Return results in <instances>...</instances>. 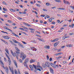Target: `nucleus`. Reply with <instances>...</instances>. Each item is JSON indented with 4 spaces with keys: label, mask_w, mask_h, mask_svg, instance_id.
<instances>
[{
    "label": "nucleus",
    "mask_w": 74,
    "mask_h": 74,
    "mask_svg": "<svg viewBox=\"0 0 74 74\" xmlns=\"http://www.w3.org/2000/svg\"><path fill=\"white\" fill-rule=\"evenodd\" d=\"M30 63H33V62H35V60L31 59L30 61Z\"/></svg>",
    "instance_id": "nucleus-21"
},
{
    "label": "nucleus",
    "mask_w": 74,
    "mask_h": 74,
    "mask_svg": "<svg viewBox=\"0 0 74 74\" xmlns=\"http://www.w3.org/2000/svg\"><path fill=\"white\" fill-rule=\"evenodd\" d=\"M8 22H9V23H12V21L10 20H8Z\"/></svg>",
    "instance_id": "nucleus-58"
},
{
    "label": "nucleus",
    "mask_w": 74,
    "mask_h": 74,
    "mask_svg": "<svg viewBox=\"0 0 74 74\" xmlns=\"http://www.w3.org/2000/svg\"><path fill=\"white\" fill-rule=\"evenodd\" d=\"M23 24H24V25H26V26H27V25H28V24L27 23H23Z\"/></svg>",
    "instance_id": "nucleus-51"
},
{
    "label": "nucleus",
    "mask_w": 74,
    "mask_h": 74,
    "mask_svg": "<svg viewBox=\"0 0 74 74\" xmlns=\"http://www.w3.org/2000/svg\"><path fill=\"white\" fill-rule=\"evenodd\" d=\"M10 10L11 12H15V10L14 9H10Z\"/></svg>",
    "instance_id": "nucleus-24"
},
{
    "label": "nucleus",
    "mask_w": 74,
    "mask_h": 74,
    "mask_svg": "<svg viewBox=\"0 0 74 74\" xmlns=\"http://www.w3.org/2000/svg\"><path fill=\"white\" fill-rule=\"evenodd\" d=\"M29 58H26L25 60V61L24 62L25 63H27L28 62H29Z\"/></svg>",
    "instance_id": "nucleus-12"
},
{
    "label": "nucleus",
    "mask_w": 74,
    "mask_h": 74,
    "mask_svg": "<svg viewBox=\"0 0 74 74\" xmlns=\"http://www.w3.org/2000/svg\"><path fill=\"white\" fill-rule=\"evenodd\" d=\"M4 28V29H6V30H8V28H7V27L6 26H4L3 27Z\"/></svg>",
    "instance_id": "nucleus-38"
},
{
    "label": "nucleus",
    "mask_w": 74,
    "mask_h": 74,
    "mask_svg": "<svg viewBox=\"0 0 74 74\" xmlns=\"http://www.w3.org/2000/svg\"><path fill=\"white\" fill-rule=\"evenodd\" d=\"M17 18H18V19H19V20H21L23 19H22V18L20 17H17Z\"/></svg>",
    "instance_id": "nucleus-34"
},
{
    "label": "nucleus",
    "mask_w": 74,
    "mask_h": 74,
    "mask_svg": "<svg viewBox=\"0 0 74 74\" xmlns=\"http://www.w3.org/2000/svg\"><path fill=\"white\" fill-rule=\"evenodd\" d=\"M37 70L40 71H41V69H40V68H38L37 69Z\"/></svg>",
    "instance_id": "nucleus-57"
},
{
    "label": "nucleus",
    "mask_w": 74,
    "mask_h": 74,
    "mask_svg": "<svg viewBox=\"0 0 74 74\" xmlns=\"http://www.w3.org/2000/svg\"><path fill=\"white\" fill-rule=\"evenodd\" d=\"M37 51V49H36L35 47H34V49L33 50V51Z\"/></svg>",
    "instance_id": "nucleus-42"
},
{
    "label": "nucleus",
    "mask_w": 74,
    "mask_h": 74,
    "mask_svg": "<svg viewBox=\"0 0 74 74\" xmlns=\"http://www.w3.org/2000/svg\"><path fill=\"white\" fill-rule=\"evenodd\" d=\"M10 42H11V43L12 44V45H13L14 43V42L12 41H10Z\"/></svg>",
    "instance_id": "nucleus-56"
},
{
    "label": "nucleus",
    "mask_w": 74,
    "mask_h": 74,
    "mask_svg": "<svg viewBox=\"0 0 74 74\" xmlns=\"http://www.w3.org/2000/svg\"><path fill=\"white\" fill-rule=\"evenodd\" d=\"M24 73L25 74H29V73H28V72L27 71H25L24 72Z\"/></svg>",
    "instance_id": "nucleus-59"
},
{
    "label": "nucleus",
    "mask_w": 74,
    "mask_h": 74,
    "mask_svg": "<svg viewBox=\"0 0 74 74\" xmlns=\"http://www.w3.org/2000/svg\"><path fill=\"white\" fill-rule=\"evenodd\" d=\"M52 19L51 18H50L49 19V22H52Z\"/></svg>",
    "instance_id": "nucleus-53"
},
{
    "label": "nucleus",
    "mask_w": 74,
    "mask_h": 74,
    "mask_svg": "<svg viewBox=\"0 0 74 74\" xmlns=\"http://www.w3.org/2000/svg\"><path fill=\"white\" fill-rule=\"evenodd\" d=\"M9 68L10 71H11L12 72V74H14V70L13 69V67H12L11 68V66H9ZM11 68H12V69H11Z\"/></svg>",
    "instance_id": "nucleus-3"
},
{
    "label": "nucleus",
    "mask_w": 74,
    "mask_h": 74,
    "mask_svg": "<svg viewBox=\"0 0 74 74\" xmlns=\"http://www.w3.org/2000/svg\"><path fill=\"white\" fill-rule=\"evenodd\" d=\"M8 30H9V31H10V32H12V31L11 30V29H9V28H8V29H7Z\"/></svg>",
    "instance_id": "nucleus-52"
},
{
    "label": "nucleus",
    "mask_w": 74,
    "mask_h": 74,
    "mask_svg": "<svg viewBox=\"0 0 74 74\" xmlns=\"http://www.w3.org/2000/svg\"><path fill=\"white\" fill-rule=\"evenodd\" d=\"M12 40L14 42V43H18V42L16 41V40L14 39H13Z\"/></svg>",
    "instance_id": "nucleus-26"
},
{
    "label": "nucleus",
    "mask_w": 74,
    "mask_h": 74,
    "mask_svg": "<svg viewBox=\"0 0 74 74\" xmlns=\"http://www.w3.org/2000/svg\"><path fill=\"white\" fill-rule=\"evenodd\" d=\"M15 48H16V50H17V51H16V52H19V51H20V50H19V49H18V48L17 47H15Z\"/></svg>",
    "instance_id": "nucleus-30"
},
{
    "label": "nucleus",
    "mask_w": 74,
    "mask_h": 74,
    "mask_svg": "<svg viewBox=\"0 0 74 74\" xmlns=\"http://www.w3.org/2000/svg\"><path fill=\"white\" fill-rule=\"evenodd\" d=\"M72 46H73L71 45H67V47H71Z\"/></svg>",
    "instance_id": "nucleus-31"
},
{
    "label": "nucleus",
    "mask_w": 74,
    "mask_h": 74,
    "mask_svg": "<svg viewBox=\"0 0 74 74\" xmlns=\"http://www.w3.org/2000/svg\"><path fill=\"white\" fill-rule=\"evenodd\" d=\"M29 29L30 30H34V29L31 28H29Z\"/></svg>",
    "instance_id": "nucleus-46"
},
{
    "label": "nucleus",
    "mask_w": 74,
    "mask_h": 74,
    "mask_svg": "<svg viewBox=\"0 0 74 74\" xmlns=\"http://www.w3.org/2000/svg\"><path fill=\"white\" fill-rule=\"evenodd\" d=\"M12 34H13L14 36H16V37H18V38H19V36L18 35H17L16 34H15L14 33H12Z\"/></svg>",
    "instance_id": "nucleus-11"
},
{
    "label": "nucleus",
    "mask_w": 74,
    "mask_h": 74,
    "mask_svg": "<svg viewBox=\"0 0 74 74\" xmlns=\"http://www.w3.org/2000/svg\"><path fill=\"white\" fill-rule=\"evenodd\" d=\"M8 60V62H9V65H11V60L10 59V60Z\"/></svg>",
    "instance_id": "nucleus-29"
},
{
    "label": "nucleus",
    "mask_w": 74,
    "mask_h": 74,
    "mask_svg": "<svg viewBox=\"0 0 74 74\" xmlns=\"http://www.w3.org/2000/svg\"><path fill=\"white\" fill-rule=\"evenodd\" d=\"M19 29H21L22 30H25L23 29L22 28H19Z\"/></svg>",
    "instance_id": "nucleus-54"
},
{
    "label": "nucleus",
    "mask_w": 74,
    "mask_h": 74,
    "mask_svg": "<svg viewBox=\"0 0 74 74\" xmlns=\"http://www.w3.org/2000/svg\"><path fill=\"white\" fill-rule=\"evenodd\" d=\"M55 1L56 2H58L59 3L61 2V1L60 0H55Z\"/></svg>",
    "instance_id": "nucleus-39"
},
{
    "label": "nucleus",
    "mask_w": 74,
    "mask_h": 74,
    "mask_svg": "<svg viewBox=\"0 0 74 74\" xmlns=\"http://www.w3.org/2000/svg\"><path fill=\"white\" fill-rule=\"evenodd\" d=\"M31 42L34 43H35V44H36V43H37V41H36V40H34L33 41H31Z\"/></svg>",
    "instance_id": "nucleus-25"
},
{
    "label": "nucleus",
    "mask_w": 74,
    "mask_h": 74,
    "mask_svg": "<svg viewBox=\"0 0 74 74\" xmlns=\"http://www.w3.org/2000/svg\"><path fill=\"white\" fill-rule=\"evenodd\" d=\"M19 62H20V63H22V60L21 59L19 60Z\"/></svg>",
    "instance_id": "nucleus-49"
},
{
    "label": "nucleus",
    "mask_w": 74,
    "mask_h": 74,
    "mask_svg": "<svg viewBox=\"0 0 74 74\" xmlns=\"http://www.w3.org/2000/svg\"><path fill=\"white\" fill-rule=\"evenodd\" d=\"M18 44V45L20 46V47H21V48H24V47H23V46L20 43H19V42H18V43H17Z\"/></svg>",
    "instance_id": "nucleus-9"
},
{
    "label": "nucleus",
    "mask_w": 74,
    "mask_h": 74,
    "mask_svg": "<svg viewBox=\"0 0 74 74\" xmlns=\"http://www.w3.org/2000/svg\"><path fill=\"white\" fill-rule=\"evenodd\" d=\"M57 9L58 10H65V9L61 8H57Z\"/></svg>",
    "instance_id": "nucleus-22"
},
{
    "label": "nucleus",
    "mask_w": 74,
    "mask_h": 74,
    "mask_svg": "<svg viewBox=\"0 0 74 74\" xmlns=\"http://www.w3.org/2000/svg\"><path fill=\"white\" fill-rule=\"evenodd\" d=\"M15 3H16V4H19L18 2L17 1H15Z\"/></svg>",
    "instance_id": "nucleus-64"
},
{
    "label": "nucleus",
    "mask_w": 74,
    "mask_h": 74,
    "mask_svg": "<svg viewBox=\"0 0 74 74\" xmlns=\"http://www.w3.org/2000/svg\"><path fill=\"white\" fill-rule=\"evenodd\" d=\"M50 70L51 73H52V74H54L53 71V69H52V68H50Z\"/></svg>",
    "instance_id": "nucleus-8"
},
{
    "label": "nucleus",
    "mask_w": 74,
    "mask_h": 74,
    "mask_svg": "<svg viewBox=\"0 0 74 74\" xmlns=\"http://www.w3.org/2000/svg\"><path fill=\"white\" fill-rule=\"evenodd\" d=\"M4 60L5 62H7V59H6V58H4Z\"/></svg>",
    "instance_id": "nucleus-37"
},
{
    "label": "nucleus",
    "mask_w": 74,
    "mask_h": 74,
    "mask_svg": "<svg viewBox=\"0 0 74 74\" xmlns=\"http://www.w3.org/2000/svg\"><path fill=\"white\" fill-rule=\"evenodd\" d=\"M69 35H70V36L73 35V34H74V33H69Z\"/></svg>",
    "instance_id": "nucleus-40"
},
{
    "label": "nucleus",
    "mask_w": 74,
    "mask_h": 74,
    "mask_svg": "<svg viewBox=\"0 0 74 74\" xmlns=\"http://www.w3.org/2000/svg\"><path fill=\"white\" fill-rule=\"evenodd\" d=\"M18 74H21V73H20V71H19V69H18Z\"/></svg>",
    "instance_id": "nucleus-43"
},
{
    "label": "nucleus",
    "mask_w": 74,
    "mask_h": 74,
    "mask_svg": "<svg viewBox=\"0 0 74 74\" xmlns=\"http://www.w3.org/2000/svg\"><path fill=\"white\" fill-rule=\"evenodd\" d=\"M10 51L11 52V53H12V54L13 56L14 57H15V56H16V58L17 59H18V56H19L18 53H19V52H18V51H16V54L15 53H14L12 50H11Z\"/></svg>",
    "instance_id": "nucleus-1"
},
{
    "label": "nucleus",
    "mask_w": 74,
    "mask_h": 74,
    "mask_svg": "<svg viewBox=\"0 0 74 74\" xmlns=\"http://www.w3.org/2000/svg\"><path fill=\"white\" fill-rule=\"evenodd\" d=\"M58 45V42L55 43L54 44V47H57V46Z\"/></svg>",
    "instance_id": "nucleus-17"
},
{
    "label": "nucleus",
    "mask_w": 74,
    "mask_h": 74,
    "mask_svg": "<svg viewBox=\"0 0 74 74\" xmlns=\"http://www.w3.org/2000/svg\"><path fill=\"white\" fill-rule=\"evenodd\" d=\"M13 62L16 67L17 68L18 67V65H17V63H16V61L15 60H14Z\"/></svg>",
    "instance_id": "nucleus-7"
},
{
    "label": "nucleus",
    "mask_w": 74,
    "mask_h": 74,
    "mask_svg": "<svg viewBox=\"0 0 74 74\" xmlns=\"http://www.w3.org/2000/svg\"><path fill=\"white\" fill-rule=\"evenodd\" d=\"M51 63H50L48 62H46L45 63V65L47 66V67H49V66H50V64L51 65Z\"/></svg>",
    "instance_id": "nucleus-4"
},
{
    "label": "nucleus",
    "mask_w": 74,
    "mask_h": 74,
    "mask_svg": "<svg viewBox=\"0 0 74 74\" xmlns=\"http://www.w3.org/2000/svg\"><path fill=\"white\" fill-rule=\"evenodd\" d=\"M24 66L26 67L27 69H28V66H27V63H25V62H24Z\"/></svg>",
    "instance_id": "nucleus-19"
},
{
    "label": "nucleus",
    "mask_w": 74,
    "mask_h": 74,
    "mask_svg": "<svg viewBox=\"0 0 74 74\" xmlns=\"http://www.w3.org/2000/svg\"><path fill=\"white\" fill-rule=\"evenodd\" d=\"M5 71L7 74H8V68H7V69H6Z\"/></svg>",
    "instance_id": "nucleus-32"
},
{
    "label": "nucleus",
    "mask_w": 74,
    "mask_h": 74,
    "mask_svg": "<svg viewBox=\"0 0 74 74\" xmlns=\"http://www.w3.org/2000/svg\"><path fill=\"white\" fill-rule=\"evenodd\" d=\"M36 5L38 7H41V5H40V4H36Z\"/></svg>",
    "instance_id": "nucleus-47"
},
{
    "label": "nucleus",
    "mask_w": 74,
    "mask_h": 74,
    "mask_svg": "<svg viewBox=\"0 0 74 74\" xmlns=\"http://www.w3.org/2000/svg\"><path fill=\"white\" fill-rule=\"evenodd\" d=\"M29 67L31 69V71H33V66L31 65H29Z\"/></svg>",
    "instance_id": "nucleus-10"
},
{
    "label": "nucleus",
    "mask_w": 74,
    "mask_h": 74,
    "mask_svg": "<svg viewBox=\"0 0 74 74\" xmlns=\"http://www.w3.org/2000/svg\"><path fill=\"white\" fill-rule=\"evenodd\" d=\"M34 47H32L31 48V49L32 50V51H33V50L34 49Z\"/></svg>",
    "instance_id": "nucleus-44"
},
{
    "label": "nucleus",
    "mask_w": 74,
    "mask_h": 74,
    "mask_svg": "<svg viewBox=\"0 0 74 74\" xmlns=\"http://www.w3.org/2000/svg\"><path fill=\"white\" fill-rule=\"evenodd\" d=\"M3 10H4V11H7V10L4 8H3Z\"/></svg>",
    "instance_id": "nucleus-36"
},
{
    "label": "nucleus",
    "mask_w": 74,
    "mask_h": 74,
    "mask_svg": "<svg viewBox=\"0 0 74 74\" xmlns=\"http://www.w3.org/2000/svg\"><path fill=\"white\" fill-rule=\"evenodd\" d=\"M44 48L46 49H49V46L46 45L44 47Z\"/></svg>",
    "instance_id": "nucleus-13"
},
{
    "label": "nucleus",
    "mask_w": 74,
    "mask_h": 74,
    "mask_svg": "<svg viewBox=\"0 0 74 74\" xmlns=\"http://www.w3.org/2000/svg\"><path fill=\"white\" fill-rule=\"evenodd\" d=\"M46 5H47V6H49V3H46Z\"/></svg>",
    "instance_id": "nucleus-35"
},
{
    "label": "nucleus",
    "mask_w": 74,
    "mask_h": 74,
    "mask_svg": "<svg viewBox=\"0 0 74 74\" xmlns=\"http://www.w3.org/2000/svg\"><path fill=\"white\" fill-rule=\"evenodd\" d=\"M22 27H23L24 29H27V30H29V29L27 28L26 27H25L23 26Z\"/></svg>",
    "instance_id": "nucleus-33"
},
{
    "label": "nucleus",
    "mask_w": 74,
    "mask_h": 74,
    "mask_svg": "<svg viewBox=\"0 0 74 74\" xmlns=\"http://www.w3.org/2000/svg\"><path fill=\"white\" fill-rule=\"evenodd\" d=\"M20 58H22V60H24L25 59V58H26V55L25 54L23 53H21V54L20 55Z\"/></svg>",
    "instance_id": "nucleus-2"
},
{
    "label": "nucleus",
    "mask_w": 74,
    "mask_h": 74,
    "mask_svg": "<svg viewBox=\"0 0 74 74\" xmlns=\"http://www.w3.org/2000/svg\"><path fill=\"white\" fill-rule=\"evenodd\" d=\"M5 50L6 52V53H7L8 54V55H9V51H8V49H5Z\"/></svg>",
    "instance_id": "nucleus-15"
},
{
    "label": "nucleus",
    "mask_w": 74,
    "mask_h": 74,
    "mask_svg": "<svg viewBox=\"0 0 74 74\" xmlns=\"http://www.w3.org/2000/svg\"><path fill=\"white\" fill-rule=\"evenodd\" d=\"M64 3L65 4H70V3L67 1L64 0Z\"/></svg>",
    "instance_id": "nucleus-5"
},
{
    "label": "nucleus",
    "mask_w": 74,
    "mask_h": 74,
    "mask_svg": "<svg viewBox=\"0 0 74 74\" xmlns=\"http://www.w3.org/2000/svg\"><path fill=\"white\" fill-rule=\"evenodd\" d=\"M1 57H0V62H1V64H3V66L4 65V63H3V61H1Z\"/></svg>",
    "instance_id": "nucleus-18"
},
{
    "label": "nucleus",
    "mask_w": 74,
    "mask_h": 74,
    "mask_svg": "<svg viewBox=\"0 0 74 74\" xmlns=\"http://www.w3.org/2000/svg\"><path fill=\"white\" fill-rule=\"evenodd\" d=\"M42 10L43 11H47V9H43Z\"/></svg>",
    "instance_id": "nucleus-48"
},
{
    "label": "nucleus",
    "mask_w": 74,
    "mask_h": 74,
    "mask_svg": "<svg viewBox=\"0 0 74 74\" xmlns=\"http://www.w3.org/2000/svg\"><path fill=\"white\" fill-rule=\"evenodd\" d=\"M33 66L34 67V68H35L36 70L37 69V65H35L34 64H33Z\"/></svg>",
    "instance_id": "nucleus-20"
},
{
    "label": "nucleus",
    "mask_w": 74,
    "mask_h": 74,
    "mask_svg": "<svg viewBox=\"0 0 74 74\" xmlns=\"http://www.w3.org/2000/svg\"><path fill=\"white\" fill-rule=\"evenodd\" d=\"M3 37L5 39L7 40H9V39H10V38L8 36H3Z\"/></svg>",
    "instance_id": "nucleus-6"
},
{
    "label": "nucleus",
    "mask_w": 74,
    "mask_h": 74,
    "mask_svg": "<svg viewBox=\"0 0 74 74\" xmlns=\"http://www.w3.org/2000/svg\"><path fill=\"white\" fill-rule=\"evenodd\" d=\"M15 11H19V9H16L15 10Z\"/></svg>",
    "instance_id": "nucleus-63"
},
{
    "label": "nucleus",
    "mask_w": 74,
    "mask_h": 74,
    "mask_svg": "<svg viewBox=\"0 0 74 74\" xmlns=\"http://www.w3.org/2000/svg\"><path fill=\"white\" fill-rule=\"evenodd\" d=\"M1 41H3V42H4V43H5V41L4 40L2 39H1Z\"/></svg>",
    "instance_id": "nucleus-41"
},
{
    "label": "nucleus",
    "mask_w": 74,
    "mask_h": 74,
    "mask_svg": "<svg viewBox=\"0 0 74 74\" xmlns=\"http://www.w3.org/2000/svg\"><path fill=\"white\" fill-rule=\"evenodd\" d=\"M65 38H69V36H65Z\"/></svg>",
    "instance_id": "nucleus-62"
},
{
    "label": "nucleus",
    "mask_w": 74,
    "mask_h": 74,
    "mask_svg": "<svg viewBox=\"0 0 74 74\" xmlns=\"http://www.w3.org/2000/svg\"><path fill=\"white\" fill-rule=\"evenodd\" d=\"M74 24H72V25H71V26L72 28H73V27H74Z\"/></svg>",
    "instance_id": "nucleus-45"
},
{
    "label": "nucleus",
    "mask_w": 74,
    "mask_h": 74,
    "mask_svg": "<svg viewBox=\"0 0 74 74\" xmlns=\"http://www.w3.org/2000/svg\"><path fill=\"white\" fill-rule=\"evenodd\" d=\"M51 66L54 68H56V66H55V64H52V63H51Z\"/></svg>",
    "instance_id": "nucleus-16"
},
{
    "label": "nucleus",
    "mask_w": 74,
    "mask_h": 74,
    "mask_svg": "<svg viewBox=\"0 0 74 74\" xmlns=\"http://www.w3.org/2000/svg\"><path fill=\"white\" fill-rule=\"evenodd\" d=\"M3 4H4V5H6V4H7L5 2H3Z\"/></svg>",
    "instance_id": "nucleus-61"
},
{
    "label": "nucleus",
    "mask_w": 74,
    "mask_h": 74,
    "mask_svg": "<svg viewBox=\"0 0 74 74\" xmlns=\"http://www.w3.org/2000/svg\"><path fill=\"white\" fill-rule=\"evenodd\" d=\"M59 40L58 38H56L55 39L51 40V42H55V41H57Z\"/></svg>",
    "instance_id": "nucleus-14"
},
{
    "label": "nucleus",
    "mask_w": 74,
    "mask_h": 74,
    "mask_svg": "<svg viewBox=\"0 0 74 74\" xmlns=\"http://www.w3.org/2000/svg\"><path fill=\"white\" fill-rule=\"evenodd\" d=\"M5 54L7 58H8V60H10V57H9V56L8 55H7V54L6 53H5Z\"/></svg>",
    "instance_id": "nucleus-23"
},
{
    "label": "nucleus",
    "mask_w": 74,
    "mask_h": 74,
    "mask_svg": "<svg viewBox=\"0 0 74 74\" xmlns=\"http://www.w3.org/2000/svg\"><path fill=\"white\" fill-rule=\"evenodd\" d=\"M62 51V49H59L58 51V52H60V51Z\"/></svg>",
    "instance_id": "nucleus-60"
},
{
    "label": "nucleus",
    "mask_w": 74,
    "mask_h": 74,
    "mask_svg": "<svg viewBox=\"0 0 74 74\" xmlns=\"http://www.w3.org/2000/svg\"><path fill=\"white\" fill-rule=\"evenodd\" d=\"M22 42H23V44H27L25 42L22 41Z\"/></svg>",
    "instance_id": "nucleus-50"
},
{
    "label": "nucleus",
    "mask_w": 74,
    "mask_h": 74,
    "mask_svg": "<svg viewBox=\"0 0 74 74\" xmlns=\"http://www.w3.org/2000/svg\"><path fill=\"white\" fill-rule=\"evenodd\" d=\"M60 58H62V56H60L59 57H57L56 58V59H57V60H59V59H60Z\"/></svg>",
    "instance_id": "nucleus-27"
},
{
    "label": "nucleus",
    "mask_w": 74,
    "mask_h": 74,
    "mask_svg": "<svg viewBox=\"0 0 74 74\" xmlns=\"http://www.w3.org/2000/svg\"><path fill=\"white\" fill-rule=\"evenodd\" d=\"M38 68H40V69H41L42 70H43V68H42V67L41 66H38Z\"/></svg>",
    "instance_id": "nucleus-28"
},
{
    "label": "nucleus",
    "mask_w": 74,
    "mask_h": 74,
    "mask_svg": "<svg viewBox=\"0 0 74 74\" xmlns=\"http://www.w3.org/2000/svg\"><path fill=\"white\" fill-rule=\"evenodd\" d=\"M40 16H42V17H45V15H41Z\"/></svg>",
    "instance_id": "nucleus-55"
}]
</instances>
